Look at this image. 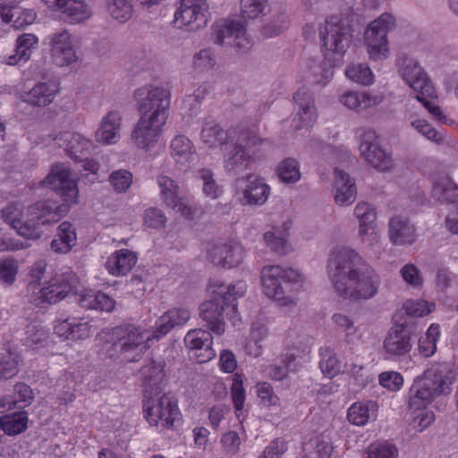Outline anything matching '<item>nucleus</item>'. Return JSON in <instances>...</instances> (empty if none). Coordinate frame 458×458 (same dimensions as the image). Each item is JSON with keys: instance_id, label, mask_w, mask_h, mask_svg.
I'll return each instance as SVG.
<instances>
[{"instance_id": "39448f33", "label": "nucleus", "mask_w": 458, "mask_h": 458, "mask_svg": "<svg viewBox=\"0 0 458 458\" xmlns=\"http://www.w3.org/2000/svg\"><path fill=\"white\" fill-rule=\"evenodd\" d=\"M62 208L39 201L26 209L11 204L2 210V218L22 237L34 240L41 236L42 225L55 223L62 217Z\"/></svg>"}, {"instance_id": "864d4df0", "label": "nucleus", "mask_w": 458, "mask_h": 458, "mask_svg": "<svg viewBox=\"0 0 458 458\" xmlns=\"http://www.w3.org/2000/svg\"><path fill=\"white\" fill-rule=\"evenodd\" d=\"M157 184L165 204L172 209H175L181 198L177 183L166 175H160L157 177Z\"/></svg>"}, {"instance_id": "4be33fe9", "label": "nucleus", "mask_w": 458, "mask_h": 458, "mask_svg": "<svg viewBox=\"0 0 458 458\" xmlns=\"http://www.w3.org/2000/svg\"><path fill=\"white\" fill-rule=\"evenodd\" d=\"M54 334L62 340L75 343L89 337L92 326L89 321L75 316H61L54 321Z\"/></svg>"}, {"instance_id": "774afa93", "label": "nucleus", "mask_w": 458, "mask_h": 458, "mask_svg": "<svg viewBox=\"0 0 458 458\" xmlns=\"http://www.w3.org/2000/svg\"><path fill=\"white\" fill-rule=\"evenodd\" d=\"M198 174L199 177L203 182V193L210 199L218 198L222 194L223 191L215 181L212 172L209 169L203 168L199 170Z\"/></svg>"}, {"instance_id": "37998d69", "label": "nucleus", "mask_w": 458, "mask_h": 458, "mask_svg": "<svg viewBox=\"0 0 458 458\" xmlns=\"http://www.w3.org/2000/svg\"><path fill=\"white\" fill-rule=\"evenodd\" d=\"M141 374L144 377V396L162 394L165 374L161 365L151 362L142 369Z\"/></svg>"}, {"instance_id": "338daca9", "label": "nucleus", "mask_w": 458, "mask_h": 458, "mask_svg": "<svg viewBox=\"0 0 458 458\" xmlns=\"http://www.w3.org/2000/svg\"><path fill=\"white\" fill-rule=\"evenodd\" d=\"M20 355L14 352H8L0 357V376L11 378L18 373Z\"/></svg>"}, {"instance_id": "5701e85b", "label": "nucleus", "mask_w": 458, "mask_h": 458, "mask_svg": "<svg viewBox=\"0 0 458 458\" xmlns=\"http://www.w3.org/2000/svg\"><path fill=\"white\" fill-rule=\"evenodd\" d=\"M384 100L381 93L373 90L357 91L345 90L338 97V102L347 110L357 114H365L377 106Z\"/></svg>"}, {"instance_id": "f8f14e48", "label": "nucleus", "mask_w": 458, "mask_h": 458, "mask_svg": "<svg viewBox=\"0 0 458 458\" xmlns=\"http://www.w3.org/2000/svg\"><path fill=\"white\" fill-rule=\"evenodd\" d=\"M107 340L113 342L114 345L121 350L127 361H135L140 359L149 347V342L154 340L150 330L131 325L114 327L107 333Z\"/></svg>"}, {"instance_id": "c756f323", "label": "nucleus", "mask_w": 458, "mask_h": 458, "mask_svg": "<svg viewBox=\"0 0 458 458\" xmlns=\"http://www.w3.org/2000/svg\"><path fill=\"white\" fill-rule=\"evenodd\" d=\"M191 318V311L185 308H172L163 313L156 321L150 334L154 340L166 335L171 330L186 325Z\"/></svg>"}, {"instance_id": "79ce46f5", "label": "nucleus", "mask_w": 458, "mask_h": 458, "mask_svg": "<svg viewBox=\"0 0 458 458\" xmlns=\"http://www.w3.org/2000/svg\"><path fill=\"white\" fill-rule=\"evenodd\" d=\"M170 152L177 164L190 163L195 155V147L192 141L185 135L178 134L170 141Z\"/></svg>"}, {"instance_id": "72a5a7b5", "label": "nucleus", "mask_w": 458, "mask_h": 458, "mask_svg": "<svg viewBox=\"0 0 458 458\" xmlns=\"http://www.w3.org/2000/svg\"><path fill=\"white\" fill-rule=\"evenodd\" d=\"M58 92L54 82H38L29 91L15 89L16 97L21 101L35 106H46L51 104Z\"/></svg>"}, {"instance_id": "2eb2a0df", "label": "nucleus", "mask_w": 458, "mask_h": 458, "mask_svg": "<svg viewBox=\"0 0 458 458\" xmlns=\"http://www.w3.org/2000/svg\"><path fill=\"white\" fill-rule=\"evenodd\" d=\"M199 315L207 322L208 328L217 335L225 332V318L232 320L233 326L240 320L235 303H225L219 296L214 297L209 294L199 307Z\"/></svg>"}, {"instance_id": "a211bd4d", "label": "nucleus", "mask_w": 458, "mask_h": 458, "mask_svg": "<svg viewBox=\"0 0 458 458\" xmlns=\"http://www.w3.org/2000/svg\"><path fill=\"white\" fill-rule=\"evenodd\" d=\"M295 114L292 126L295 131H310L318 120L315 98L310 89L303 85L293 94Z\"/></svg>"}, {"instance_id": "4d7b16f0", "label": "nucleus", "mask_w": 458, "mask_h": 458, "mask_svg": "<svg viewBox=\"0 0 458 458\" xmlns=\"http://www.w3.org/2000/svg\"><path fill=\"white\" fill-rule=\"evenodd\" d=\"M353 216L358 226L377 224V215L375 207L366 201L358 202L353 209Z\"/></svg>"}, {"instance_id": "f704fd0d", "label": "nucleus", "mask_w": 458, "mask_h": 458, "mask_svg": "<svg viewBox=\"0 0 458 458\" xmlns=\"http://www.w3.org/2000/svg\"><path fill=\"white\" fill-rule=\"evenodd\" d=\"M389 241L396 246H410L418 238L416 228L407 218L393 216L388 223Z\"/></svg>"}, {"instance_id": "423d86ee", "label": "nucleus", "mask_w": 458, "mask_h": 458, "mask_svg": "<svg viewBox=\"0 0 458 458\" xmlns=\"http://www.w3.org/2000/svg\"><path fill=\"white\" fill-rule=\"evenodd\" d=\"M263 293L280 307L292 309L297 304L296 295L303 284V276L291 267L265 266L260 273Z\"/></svg>"}, {"instance_id": "a18cd8bd", "label": "nucleus", "mask_w": 458, "mask_h": 458, "mask_svg": "<svg viewBox=\"0 0 458 458\" xmlns=\"http://www.w3.org/2000/svg\"><path fill=\"white\" fill-rule=\"evenodd\" d=\"M440 327L438 324H431L426 332L418 339V352L424 358L433 356L437 352V344L440 339Z\"/></svg>"}, {"instance_id": "2f4dec72", "label": "nucleus", "mask_w": 458, "mask_h": 458, "mask_svg": "<svg viewBox=\"0 0 458 458\" xmlns=\"http://www.w3.org/2000/svg\"><path fill=\"white\" fill-rule=\"evenodd\" d=\"M404 118L409 126L428 140L441 145L445 140V135L437 131L414 106H407L404 111Z\"/></svg>"}, {"instance_id": "69168bd1", "label": "nucleus", "mask_w": 458, "mask_h": 458, "mask_svg": "<svg viewBox=\"0 0 458 458\" xmlns=\"http://www.w3.org/2000/svg\"><path fill=\"white\" fill-rule=\"evenodd\" d=\"M358 238L367 248H372L379 243L381 232L377 224L358 226Z\"/></svg>"}, {"instance_id": "13d9d810", "label": "nucleus", "mask_w": 458, "mask_h": 458, "mask_svg": "<svg viewBox=\"0 0 458 458\" xmlns=\"http://www.w3.org/2000/svg\"><path fill=\"white\" fill-rule=\"evenodd\" d=\"M207 87L200 86L193 93L187 94L182 99L181 110L183 114L193 115L200 106V102L207 94Z\"/></svg>"}, {"instance_id": "6ab92c4d", "label": "nucleus", "mask_w": 458, "mask_h": 458, "mask_svg": "<svg viewBox=\"0 0 458 458\" xmlns=\"http://www.w3.org/2000/svg\"><path fill=\"white\" fill-rule=\"evenodd\" d=\"M215 43L229 45L239 53H245L252 47L242 23L234 20H220L213 25Z\"/></svg>"}, {"instance_id": "c85d7f7f", "label": "nucleus", "mask_w": 458, "mask_h": 458, "mask_svg": "<svg viewBox=\"0 0 458 458\" xmlns=\"http://www.w3.org/2000/svg\"><path fill=\"white\" fill-rule=\"evenodd\" d=\"M191 318V311L185 308H172L163 313L156 321L150 334L154 340L166 335L171 330L186 325Z\"/></svg>"}, {"instance_id": "0e129e2a", "label": "nucleus", "mask_w": 458, "mask_h": 458, "mask_svg": "<svg viewBox=\"0 0 458 458\" xmlns=\"http://www.w3.org/2000/svg\"><path fill=\"white\" fill-rule=\"evenodd\" d=\"M133 174L126 169H119L111 173L109 182L114 191L125 192L132 184Z\"/></svg>"}, {"instance_id": "1a4fd4ad", "label": "nucleus", "mask_w": 458, "mask_h": 458, "mask_svg": "<svg viewBox=\"0 0 458 458\" xmlns=\"http://www.w3.org/2000/svg\"><path fill=\"white\" fill-rule=\"evenodd\" d=\"M395 25V17L390 13L380 14L367 25L362 39L370 61H384L390 56V42L387 35Z\"/></svg>"}, {"instance_id": "9b49d317", "label": "nucleus", "mask_w": 458, "mask_h": 458, "mask_svg": "<svg viewBox=\"0 0 458 458\" xmlns=\"http://www.w3.org/2000/svg\"><path fill=\"white\" fill-rule=\"evenodd\" d=\"M78 277L71 268L65 267L55 272L54 276L30 295V301L38 307L56 304L72 292L79 291Z\"/></svg>"}, {"instance_id": "7c9ffc66", "label": "nucleus", "mask_w": 458, "mask_h": 458, "mask_svg": "<svg viewBox=\"0 0 458 458\" xmlns=\"http://www.w3.org/2000/svg\"><path fill=\"white\" fill-rule=\"evenodd\" d=\"M411 339L402 324L393 326L387 332L383 349L389 358L403 356L411 350Z\"/></svg>"}, {"instance_id": "dca6fc26", "label": "nucleus", "mask_w": 458, "mask_h": 458, "mask_svg": "<svg viewBox=\"0 0 458 458\" xmlns=\"http://www.w3.org/2000/svg\"><path fill=\"white\" fill-rule=\"evenodd\" d=\"M261 143L262 140L255 134L242 132L235 145L226 144L225 149H228L229 153L225 159V169L233 174L245 171L256 152V148Z\"/></svg>"}, {"instance_id": "6e6d98bb", "label": "nucleus", "mask_w": 458, "mask_h": 458, "mask_svg": "<svg viewBox=\"0 0 458 458\" xmlns=\"http://www.w3.org/2000/svg\"><path fill=\"white\" fill-rule=\"evenodd\" d=\"M267 0H242L241 16L245 21L256 20L266 15Z\"/></svg>"}, {"instance_id": "09e8293b", "label": "nucleus", "mask_w": 458, "mask_h": 458, "mask_svg": "<svg viewBox=\"0 0 458 458\" xmlns=\"http://www.w3.org/2000/svg\"><path fill=\"white\" fill-rule=\"evenodd\" d=\"M431 194L439 202H458V186L448 177L438 179L433 185Z\"/></svg>"}, {"instance_id": "bb28decb", "label": "nucleus", "mask_w": 458, "mask_h": 458, "mask_svg": "<svg viewBox=\"0 0 458 458\" xmlns=\"http://www.w3.org/2000/svg\"><path fill=\"white\" fill-rule=\"evenodd\" d=\"M123 116L117 110L107 112L99 121L95 140L101 145H114L121 139Z\"/></svg>"}, {"instance_id": "e433bc0d", "label": "nucleus", "mask_w": 458, "mask_h": 458, "mask_svg": "<svg viewBox=\"0 0 458 458\" xmlns=\"http://www.w3.org/2000/svg\"><path fill=\"white\" fill-rule=\"evenodd\" d=\"M378 404L372 400L357 401L347 410V420L354 426L363 427L377 418Z\"/></svg>"}, {"instance_id": "f03ea898", "label": "nucleus", "mask_w": 458, "mask_h": 458, "mask_svg": "<svg viewBox=\"0 0 458 458\" xmlns=\"http://www.w3.org/2000/svg\"><path fill=\"white\" fill-rule=\"evenodd\" d=\"M140 118L131 132V140L139 149L155 148L168 118L171 92L163 86L148 85L136 91Z\"/></svg>"}, {"instance_id": "f3484780", "label": "nucleus", "mask_w": 458, "mask_h": 458, "mask_svg": "<svg viewBox=\"0 0 458 458\" xmlns=\"http://www.w3.org/2000/svg\"><path fill=\"white\" fill-rule=\"evenodd\" d=\"M359 153L364 161L379 172L389 171L394 163L391 153L382 148L373 130H365L359 136Z\"/></svg>"}, {"instance_id": "412c9836", "label": "nucleus", "mask_w": 458, "mask_h": 458, "mask_svg": "<svg viewBox=\"0 0 458 458\" xmlns=\"http://www.w3.org/2000/svg\"><path fill=\"white\" fill-rule=\"evenodd\" d=\"M244 257V248L238 241L211 243L207 247V258L215 265L225 268L239 266Z\"/></svg>"}, {"instance_id": "ddd939ff", "label": "nucleus", "mask_w": 458, "mask_h": 458, "mask_svg": "<svg viewBox=\"0 0 458 458\" xmlns=\"http://www.w3.org/2000/svg\"><path fill=\"white\" fill-rule=\"evenodd\" d=\"M329 161L335 165L332 194L336 205L347 207L352 205L357 196L355 180L346 172L339 169L336 163H347L351 159V152L345 148H330Z\"/></svg>"}, {"instance_id": "052dcab7", "label": "nucleus", "mask_w": 458, "mask_h": 458, "mask_svg": "<svg viewBox=\"0 0 458 458\" xmlns=\"http://www.w3.org/2000/svg\"><path fill=\"white\" fill-rule=\"evenodd\" d=\"M107 9L110 15L121 22L128 21L133 12L129 0H107Z\"/></svg>"}, {"instance_id": "680f3d73", "label": "nucleus", "mask_w": 458, "mask_h": 458, "mask_svg": "<svg viewBox=\"0 0 458 458\" xmlns=\"http://www.w3.org/2000/svg\"><path fill=\"white\" fill-rule=\"evenodd\" d=\"M409 411L413 415L411 427L415 432L424 431L435 421V412L429 408Z\"/></svg>"}, {"instance_id": "473e14b6", "label": "nucleus", "mask_w": 458, "mask_h": 458, "mask_svg": "<svg viewBox=\"0 0 458 458\" xmlns=\"http://www.w3.org/2000/svg\"><path fill=\"white\" fill-rule=\"evenodd\" d=\"M55 144L63 148L66 154L74 160L89 152L92 142L84 135L75 131H64L53 138Z\"/></svg>"}, {"instance_id": "cd10ccee", "label": "nucleus", "mask_w": 458, "mask_h": 458, "mask_svg": "<svg viewBox=\"0 0 458 458\" xmlns=\"http://www.w3.org/2000/svg\"><path fill=\"white\" fill-rule=\"evenodd\" d=\"M50 11L62 13L71 23H79L91 15V11L81 0H41Z\"/></svg>"}, {"instance_id": "a878e982", "label": "nucleus", "mask_w": 458, "mask_h": 458, "mask_svg": "<svg viewBox=\"0 0 458 458\" xmlns=\"http://www.w3.org/2000/svg\"><path fill=\"white\" fill-rule=\"evenodd\" d=\"M184 343L186 347L192 352V357L199 363L207 362L216 356V352L212 348L213 337L206 330H190L184 337Z\"/></svg>"}, {"instance_id": "6e6552de", "label": "nucleus", "mask_w": 458, "mask_h": 458, "mask_svg": "<svg viewBox=\"0 0 458 458\" xmlns=\"http://www.w3.org/2000/svg\"><path fill=\"white\" fill-rule=\"evenodd\" d=\"M143 417L150 427L163 431L175 428L182 415L177 400L168 393H162L145 396Z\"/></svg>"}, {"instance_id": "49530a36", "label": "nucleus", "mask_w": 458, "mask_h": 458, "mask_svg": "<svg viewBox=\"0 0 458 458\" xmlns=\"http://www.w3.org/2000/svg\"><path fill=\"white\" fill-rule=\"evenodd\" d=\"M227 133L214 121H207L200 132L202 144L208 148L225 144Z\"/></svg>"}, {"instance_id": "5fc2aeb1", "label": "nucleus", "mask_w": 458, "mask_h": 458, "mask_svg": "<svg viewBox=\"0 0 458 458\" xmlns=\"http://www.w3.org/2000/svg\"><path fill=\"white\" fill-rule=\"evenodd\" d=\"M321 372L327 377H334L339 374L341 366L336 355L327 347L319 349Z\"/></svg>"}, {"instance_id": "b1692460", "label": "nucleus", "mask_w": 458, "mask_h": 458, "mask_svg": "<svg viewBox=\"0 0 458 458\" xmlns=\"http://www.w3.org/2000/svg\"><path fill=\"white\" fill-rule=\"evenodd\" d=\"M38 43V37L33 33L20 35L15 40L14 49L0 55V63L9 66L23 65L30 59Z\"/></svg>"}, {"instance_id": "9d476101", "label": "nucleus", "mask_w": 458, "mask_h": 458, "mask_svg": "<svg viewBox=\"0 0 458 458\" xmlns=\"http://www.w3.org/2000/svg\"><path fill=\"white\" fill-rule=\"evenodd\" d=\"M38 186L49 188L61 197L62 205H56L49 200L43 202L53 207H62V216L67 213L70 207L79 203L77 180L72 177L71 168L65 164L54 165L46 178L38 182Z\"/></svg>"}, {"instance_id": "bf43d9fd", "label": "nucleus", "mask_w": 458, "mask_h": 458, "mask_svg": "<svg viewBox=\"0 0 458 458\" xmlns=\"http://www.w3.org/2000/svg\"><path fill=\"white\" fill-rule=\"evenodd\" d=\"M403 308L407 315L415 318H422L435 310V304L423 299H409L404 301Z\"/></svg>"}, {"instance_id": "f257e3e1", "label": "nucleus", "mask_w": 458, "mask_h": 458, "mask_svg": "<svg viewBox=\"0 0 458 458\" xmlns=\"http://www.w3.org/2000/svg\"><path fill=\"white\" fill-rule=\"evenodd\" d=\"M326 272L334 293L342 301L370 300L380 285L375 269L349 246H336L330 250Z\"/></svg>"}, {"instance_id": "393cba45", "label": "nucleus", "mask_w": 458, "mask_h": 458, "mask_svg": "<svg viewBox=\"0 0 458 458\" xmlns=\"http://www.w3.org/2000/svg\"><path fill=\"white\" fill-rule=\"evenodd\" d=\"M237 193L242 195V202L248 205H263L270 194V187L263 179L253 175L236 182Z\"/></svg>"}, {"instance_id": "58836bf2", "label": "nucleus", "mask_w": 458, "mask_h": 458, "mask_svg": "<svg viewBox=\"0 0 458 458\" xmlns=\"http://www.w3.org/2000/svg\"><path fill=\"white\" fill-rule=\"evenodd\" d=\"M77 244L76 227L70 222H62L57 229L56 233L50 243L51 250L59 254H66L70 252Z\"/></svg>"}, {"instance_id": "c03bdc74", "label": "nucleus", "mask_w": 458, "mask_h": 458, "mask_svg": "<svg viewBox=\"0 0 458 458\" xmlns=\"http://www.w3.org/2000/svg\"><path fill=\"white\" fill-rule=\"evenodd\" d=\"M244 376L242 373H235L233 376V383L230 388L231 400L234 407V413L240 422L246 417L244 410L246 392L244 388Z\"/></svg>"}, {"instance_id": "4c0bfd02", "label": "nucleus", "mask_w": 458, "mask_h": 458, "mask_svg": "<svg viewBox=\"0 0 458 458\" xmlns=\"http://www.w3.org/2000/svg\"><path fill=\"white\" fill-rule=\"evenodd\" d=\"M137 260L135 252L128 249H121L107 257L105 267L113 276H123L131 272Z\"/></svg>"}, {"instance_id": "3c124183", "label": "nucleus", "mask_w": 458, "mask_h": 458, "mask_svg": "<svg viewBox=\"0 0 458 458\" xmlns=\"http://www.w3.org/2000/svg\"><path fill=\"white\" fill-rule=\"evenodd\" d=\"M348 80L362 86H370L375 82V74L369 64L364 63L352 64L345 70Z\"/></svg>"}, {"instance_id": "7ed1b4c3", "label": "nucleus", "mask_w": 458, "mask_h": 458, "mask_svg": "<svg viewBox=\"0 0 458 458\" xmlns=\"http://www.w3.org/2000/svg\"><path fill=\"white\" fill-rule=\"evenodd\" d=\"M396 66L402 81L410 89L411 98L420 103L438 123L457 125V122L446 115L439 105L432 102L437 98V91L418 59L402 55L396 60Z\"/></svg>"}, {"instance_id": "8fccbe9b", "label": "nucleus", "mask_w": 458, "mask_h": 458, "mask_svg": "<svg viewBox=\"0 0 458 458\" xmlns=\"http://www.w3.org/2000/svg\"><path fill=\"white\" fill-rule=\"evenodd\" d=\"M276 174L284 183H296L301 177L300 164L295 158H284L277 165Z\"/></svg>"}, {"instance_id": "0eeeda50", "label": "nucleus", "mask_w": 458, "mask_h": 458, "mask_svg": "<svg viewBox=\"0 0 458 458\" xmlns=\"http://www.w3.org/2000/svg\"><path fill=\"white\" fill-rule=\"evenodd\" d=\"M321 48L327 65L340 64L350 47L352 33L349 24L342 17H328L319 30Z\"/></svg>"}, {"instance_id": "de8ad7c7", "label": "nucleus", "mask_w": 458, "mask_h": 458, "mask_svg": "<svg viewBox=\"0 0 458 458\" xmlns=\"http://www.w3.org/2000/svg\"><path fill=\"white\" fill-rule=\"evenodd\" d=\"M29 417L25 411H18L4 415L0 419V426L8 436H15L28 428Z\"/></svg>"}, {"instance_id": "e2e57ef3", "label": "nucleus", "mask_w": 458, "mask_h": 458, "mask_svg": "<svg viewBox=\"0 0 458 458\" xmlns=\"http://www.w3.org/2000/svg\"><path fill=\"white\" fill-rule=\"evenodd\" d=\"M397 447L389 442L371 444L366 452L365 458H398Z\"/></svg>"}, {"instance_id": "20e7f679", "label": "nucleus", "mask_w": 458, "mask_h": 458, "mask_svg": "<svg viewBox=\"0 0 458 458\" xmlns=\"http://www.w3.org/2000/svg\"><path fill=\"white\" fill-rule=\"evenodd\" d=\"M456 379V374L445 362H432L417 376L408 393L409 410H421L440 395H448Z\"/></svg>"}, {"instance_id": "ea45409f", "label": "nucleus", "mask_w": 458, "mask_h": 458, "mask_svg": "<svg viewBox=\"0 0 458 458\" xmlns=\"http://www.w3.org/2000/svg\"><path fill=\"white\" fill-rule=\"evenodd\" d=\"M77 301L81 307L88 310H98L111 312L115 307V301L102 292L83 289L78 293Z\"/></svg>"}, {"instance_id": "aec40b11", "label": "nucleus", "mask_w": 458, "mask_h": 458, "mask_svg": "<svg viewBox=\"0 0 458 458\" xmlns=\"http://www.w3.org/2000/svg\"><path fill=\"white\" fill-rule=\"evenodd\" d=\"M209 20L207 3L181 2L174 14V23L179 29L197 31L205 28Z\"/></svg>"}, {"instance_id": "c9c22d12", "label": "nucleus", "mask_w": 458, "mask_h": 458, "mask_svg": "<svg viewBox=\"0 0 458 458\" xmlns=\"http://www.w3.org/2000/svg\"><path fill=\"white\" fill-rule=\"evenodd\" d=\"M290 228L291 223L288 221L273 225L263 234L266 246L279 254H286L291 251Z\"/></svg>"}, {"instance_id": "603ef678", "label": "nucleus", "mask_w": 458, "mask_h": 458, "mask_svg": "<svg viewBox=\"0 0 458 458\" xmlns=\"http://www.w3.org/2000/svg\"><path fill=\"white\" fill-rule=\"evenodd\" d=\"M297 370L296 357L292 353H285L269 367L267 374L275 380H282L287 377L289 372H296Z\"/></svg>"}, {"instance_id": "a19ab883", "label": "nucleus", "mask_w": 458, "mask_h": 458, "mask_svg": "<svg viewBox=\"0 0 458 458\" xmlns=\"http://www.w3.org/2000/svg\"><path fill=\"white\" fill-rule=\"evenodd\" d=\"M247 290V284L243 281H238L230 285H225L217 279H213L208 286V293L210 296H219L225 303H234L237 298L242 297Z\"/></svg>"}, {"instance_id": "4468645a", "label": "nucleus", "mask_w": 458, "mask_h": 458, "mask_svg": "<svg viewBox=\"0 0 458 458\" xmlns=\"http://www.w3.org/2000/svg\"><path fill=\"white\" fill-rule=\"evenodd\" d=\"M52 64L59 68L74 65L80 59L77 37L68 30H59L45 38Z\"/></svg>"}]
</instances>
